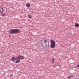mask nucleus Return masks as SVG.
Returning <instances> with one entry per match:
<instances>
[{
  "mask_svg": "<svg viewBox=\"0 0 79 79\" xmlns=\"http://www.w3.org/2000/svg\"><path fill=\"white\" fill-rule=\"evenodd\" d=\"M41 44L43 47L48 48L50 47L49 41L47 40H43L41 42Z\"/></svg>",
  "mask_w": 79,
  "mask_h": 79,
  "instance_id": "nucleus-1",
  "label": "nucleus"
},
{
  "mask_svg": "<svg viewBox=\"0 0 79 79\" xmlns=\"http://www.w3.org/2000/svg\"><path fill=\"white\" fill-rule=\"evenodd\" d=\"M20 32L21 31L18 29H11L10 31V34H19Z\"/></svg>",
  "mask_w": 79,
  "mask_h": 79,
  "instance_id": "nucleus-2",
  "label": "nucleus"
},
{
  "mask_svg": "<svg viewBox=\"0 0 79 79\" xmlns=\"http://www.w3.org/2000/svg\"><path fill=\"white\" fill-rule=\"evenodd\" d=\"M51 47L52 48H55V42L53 40H51Z\"/></svg>",
  "mask_w": 79,
  "mask_h": 79,
  "instance_id": "nucleus-3",
  "label": "nucleus"
},
{
  "mask_svg": "<svg viewBox=\"0 0 79 79\" xmlns=\"http://www.w3.org/2000/svg\"><path fill=\"white\" fill-rule=\"evenodd\" d=\"M19 59H20V60H23L24 58H25V57L23 56L19 55Z\"/></svg>",
  "mask_w": 79,
  "mask_h": 79,
  "instance_id": "nucleus-4",
  "label": "nucleus"
},
{
  "mask_svg": "<svg viewBox=\"0 0 79 79\" xmlns=\"http://www.w3.org/2000/svg\"><path fill=\"white\" fill-rule=\"evenodd\" d=\"M4 10L2 7L1 6L0 7V13H3V12Z\"/></svg>",
  "mask_w": 79,
  "mask_h": 79,
  "instance_id": "nucleus-5",
  "label": "nucleus"
},
{
  "mask_svg": "<svg viewBox=\"0 0 79 79\" xmlns=\"http://www.w3.org/2000/svg\"><path fill=\"white\" fill-rule=\"evenodd\" d=\"M11 60H12V61L13 62H14L16 61V58L13 57L11 58Z\"/></svg>",
  "mask_w": 79,
  "mask_h": 79,
  "instance_id": "nucleus-6",
  "label": "nucleus"
},
{
  "mask_svg": "<svg viewBox=\"0 0 79 79\" xmlns=\"http://www.w3.org/2000/svg\"><path fill=\"white\" fill-rule=\"evenodd\" d=\"M79 24L78 23H75V26L76 27H79Z\"/></svg>",
  "mask_w": 79,
  "mask_h": 79,
  "instance_id": "nucleus-7",
  "label": "nucleus"
},
{
  "mask_svg": "<svg viewBox=\"0 0 79 79\" xmlns=\"http://www.w3.org/2000/svg\"><path fill=\"white\" fill-rule=\"evenodd\" d=\"M20 62V60L19 59L18 60H17L15 61V63H19Z\"/></svg>",
  "mask_w": 79,
  "mask_h": 79,
  "instance_id": "nucleus-8",
  "label": "nucleus"
},
{
  "mask_svg": "<svg viewBox=\"0 0 79 79\" xmlns=\"http://www.w3.org/2000/svg\"><path fill=\"white\" fill-rule=\"evenodd\" d=\"M26 6H27V8H29V6H30V4L27 3L26 4Z\"/></svg>",
  "mask_w": 79,
  "mask_h": 79,
  "instance_id": "nucleus-9",
  "label": "nucleus"
},
{
  "mask_svg": "<svg viewBox=\"0 0 79 79\" xmlns=\"http://www.w3.org/2000/svg\"><path fill=\"white\" fill-rule=\"evenodd\" d=\"M55 60V58H53L52 59V60H51V61L52 62V63H54V61Z\"/></svg>",
  "mask_w": 79,
  "mask_h": 79,
  "instance_id": "nucleus-10",
  "label": "nucleus"
},
{
  "mask_svg": "<svg viewBox=\"0 0 79 79\" xmlns=\"http://www.w3.org/2000/svg\"><path fill=\"white\" fill-rule=\"evenodd\" d=\"M73 77V75L69 76L68 77V79H70V78H71V77Z\"/></svg>",
  "mask_w": 79,
  "mask_h": 79,
  "instance_id": "nucleus-11",
  "label": "nucleus"
},
{
  "mask_svg": "<svg viewBox=\"0 0 79 79\" xmlns=\"http://www.w3.org/2000/svg\"><path fill=\"white\" fill-rule=\"evenodd\" d=\"M16 59H17V60H20L19 57V56H18V57H16Z\"/></svg>",
  "mask_w": 79,
  "mask_h": 79,
  "instance_id": "nucleus-12",
  "label": "nucleus"
},
{
  "mask_svg": "<svg viewBox=\"0 0 79 79\" xmlns=\"http://www.w3.org/2000/svg\"><path fill=\"white\" fill-rule=\"evenodd\" d=\"M1 16H5V14H2L1 15Z\"/></svg>",
  "mask_w": 79,
  "mask_h": 79,
  "instance_id": "nucleus-13",
  "label": "nucleus"
},
{
  "mask_svg": "<svg viewBox=\"0 0 79 79\" xmlns=\"http://www.w3.org/2000/svg\"><path fill=\"white\" fill-rule=\"evenodd\" d=\"M28 18H30V15H28Z\"/></svg>",
  "mask_w": 79,
  "mask_h": 79,
  "instance_id": "nucleus-14",
  "label": "nucleus"
},
{
  "mask_svg": "<svg viewBox=\"0 0 79 79\" xmlns=\"http://www.w3.org/2000/svg\"><path fill=\"white\" fill-rule=\"evenodd\" d=\"M9 37H11V35H9Z\"/></svg>",
  "mask_w": 79,
  "mask_h": 79,
  "instance_id": "nucleus-15",
  "label": "nucleus"
},
{
  "mask_svg": "<svg viewBox=\"0 0 79 79\" xmlns=\"http://www.w3.org/2000/svg\"><path fill=\"white\" fill-rule=\"evenodd\" d=\"M77 67H79V64L77 65Z\"/></svg>",
  "mask_w": 79,
  "mask_h": 79,
  "instance_id": "nucleus-16",
  "label": "nucleus"
},
{
  "mask_svg": "<svg viewBox=\"0 0 79 79\" xmlns=\"http://www.w3.org/2000/svg\"><path fill=\"white\" fill-rule=\"evenodd\" d=\"M12 75H11V74H10V76H12Z\"/></svg>",
  "mask_w": 79,
  "mask_h": 79,
  "instance_id": "nucleus-17",
  "label": "nucleus"
},
{
  "mask_svg": "<svg viewBox=\"0 0 79 79\" xmlns=\"http://www.w3.org/2000/svg\"><path fill=\"white\" fill-rule=\"evenodd\" d=\"M31 16L30 15V18H31Z\"/></svg>",
  "mask_w": 79,
  "mask_h": 79,
  "instance_id": "nucleus-18",
  "label": "nucleus"
},
{
  "mask_svg": "<svg viewBox=\"0 0 79 79\" xmlns=\"http://www.w3.org/2000/svg\"><path fill=\"white\" fill-rule=\"evenodd\" d=\"M77 79H79V78H77Z\"/></svg>",
  "mask_w": 79,
  "mask_h": 79,
  "instance_id": "nucleus-19",
  "label": "nucleus"
}]
</instances>
